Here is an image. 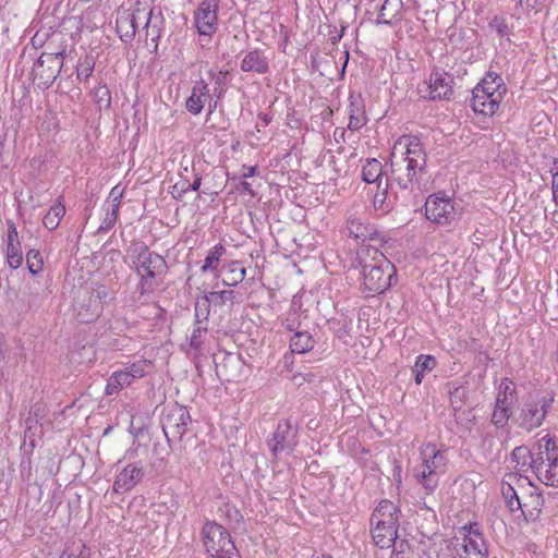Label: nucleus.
Instances as JSON below:
<instances>
[{"mask_svg":"<svg viewBox=\"0 0 558 558\" xmlns=\"http://www.w3.org/2000/svg\"><path fill=\"white\" fill-rule=\"evenodd\" d=\"M191 423L189 411L184 407L174 405L161 417V427L167 437L181 438Z\"/></svg>","mask_w":558,"mask_h":558,"instance_id":"nucleus-11","label":"nucleus"},{"mask_svg":"<svg viewBox=\"0 0 558 558\" xmlns=\"http://www.w3.org/2000/svg\"><path fill=\"white\" fill-rule=\"evenodd\" d=\"M427 155L417 136L403 135L393 145L390 159V177L400 190L409 195L420 190L422 178L427 172Z\"/></svg>","mask_w":558,"mask_h":558,"instance_id":"nucleus-1","label":"nucleus"},{"mask_svg":"<svg viewBox=\"0 0 558 558\" xmlns=\"http://www.w3.org/2000/svg\"><path fill=\"white\" fill-rule=\"evenodd\" d=\"M48 411V407L43 402L34 403L28 411L25 418L24 437L29 440L32 448L35 447L36 437L43 435L41 421L47 416Z\"/></svg>","mask_w":558,"mask_h":558,"instance_id":"nucleus-14","label":"nucleus"},{"mask_svg":"<svg viewBox=\"0 0 558 558\" xmlns=\"http://www.w3.org/2000/svg\"><path fill=\"white\" fill-rule=\"evenodd\" d=\"M226 277L222 279V284L226 287H235L242 282L246 275V269L240 264V262H230L225 266Z\"/></svg>","mask_w":558,"mask_h":558,"instance_id":"nucleus-34","label":"nucleus"},{"mask_svg":"<svg viewBox=\"0 0 558 558\" xmlns=\"http://www.w3.org/2000/svg\"><path fill=\"white\" fill-rule=\"evenodd\" d=\"M397 526L377 525L372 529V537L376 546L380 548H389L396 539H398Z\"/></svg>","mask_w":558,"mask_h":558,"instance_id":"nucleus-28","label":"nucleus"},{"mask_svg":"<svg viewBox=\"0 0 558 558\" xmlns=\"http://www.w3.org/2000/svg\"><path fill=\"white\" fill-rule=\"evenodd\" d=\"M452 83V75L441 69L435 68L429 74V99L449 100L453 95Z\"/></svg>","mask_w":558,"mask_h":558,"instance_id":"nucleus-13","label":"nucleus"},{"mask_svg":"<svg viewBox=\"0 0 558 558\" xmlns=\"http://www.w3.org/2000/svg\"><path fill=\"white\" fill-rule=\"evenodd\" d=\"M475 88H483V92H487L489 95L495 96L500 93L501 99L506 94V85L501 76L496 73L488 72L486 76L475 86Z\"/></svg>","mask_w":558,"mask_h":558,"instance_id":"nucleus-31","label":"nucleus"},{"mask_svg":"<svg viewBox=\"0 0 558 558\" xmlns=\"http://www.w3.org/2000/svg\"><path fill=\"white\" fill-rule=\"evenodd\" d=\"M138 475L140 469L136 465L129 464L128 466H125L114 481V492L125 493L130 490L136 484Z\"/></svg>","mask_w":558,"mask_h":558,"instance_id":"nucleus-27","label":"nucleus"},{"mask_svg":"<svg viewBox=\"0 0 558 558\" xmlns=\"http://www.w3.org/2000/svg\"><path fill=\"white\" fill-rule=\"evenodd\" d=\"M391 546H393L391 558H407L405 555L410 545L405 539H396Z\"/></svg>","mask_w":558,"mask_h":558,"instance_id":"nucleus-55","label":"nucleus"},{"mask_svg":"<svg viewBox=\"0 0 558 558\" xmlns=\"http://www.w3.org/2000/svg\"><path fill=\"white\" fill-rule=\"evenodd\" d=\"M208 332V325L195 324L190 337V349L194 351L195 357L203 353V345L206 335Z\"/></svg>","mask_w":558,"mask_h":558,"instance_id":"nucleus-39","label":"nucleus"},{"mask_svg":"<svg viewBox=\"0 0 558 558\" xmlns=\"http://www.w3.org/2000/svg\"><path fill=\"white\" fill-rule=\"evenodd\" d=\"M26 264L28 271L32 275H37L39 271H41L44 260L40 252L34 248L29 250L26 254Z\"/></svg>","mask_w":558,"mask_h":558,"instance_id":"nucleus-47","label":"nucleus"},{"mask_svg":"<svg viewBox=\"0 0 558 558\" xmlns=\"http://www.w3.org/2000/svg\"><path fill=\"white\" fill-rule=\"evenodd\" d=\"M511 416V409L506 405L495 403V409L492 414V423L497 428H502L507 425Z\"/></svg>","mask_w":558,"mask_h":558,"instance_id":"nucleus-44","label":"nucleus"},{"mask_svg":"<svg viewBox=\"0 0 558 558\" xmlns=\"http://www.w3.org/2000/svg\"><path fill=\"white\" fill-rule=\"evenodd\" d=\"M213 558H241L238 549L213 556Z\"/></svg>","mask_w":558,"mask_h":558,"instance_id":"nucleus-64","label":"nucleus"},{"mask_svg":"<svg viewBox=\"0 0 558 558\" xmlns=\"http://www.w3.org/2000/svg\"><path fill=\"white\" fill-rule=\"evenodd\" d=\"M553 181H551V191L557 194L558 192V158L554 161V168L551 169Z\"/></svg>","mask_w":558,"mask_h":558,"instance_id":"nucleus-60","label":"nucleus"},{"mask_svg":"<svg viewBox=\"0 0 558 558\" xmlns=\"http://www.w3.org/2000/svg\"><path fill=\"white\" fill-rule=\"evenodd\" d=\"M125 259L132 264L134 270L140 274V250L135 242H131V245L126 250Z\"/></svg>","mask_w":558,"mask_h":558,"instance_id":"nucleus-54","label":"nucleus"},{"mask_svg":"<svg viewBox=\"0 0 558 558\" xmlns=\"http://www.w3.org/2000/svg\"><path fill=\"white\" fill-rule=\"evenodd\" d=\"M116 28L122 41L133 40L137 28L135 13L129 9L120 8L117 13Z\"/></svg>","mask_w":558,"mask_h":558,"instance_id":"nucleus-19","label":"nucleus"},{"mask_svg":"<svg viewBox=\"0 0 558 558\" xmlns=\"http://www.w3.org/2000/svg\"><path fill=\"white\" fill-rule=\"evenodd\" d=\"M227 250L221 244H216L207 254L204 265L202 266V272L214 271L217 269L221 256L226 254Z\"/></svg>","mask_w":558,"mask_h":558,"instance_id":"nucleus-40","label":"nucleus"},{"mask_svg":"<svg viewBox=\"0 0 558 558\" xmlns=\"http://www.w3.org/2000/svg\"><path fill=\"white\" fill-rule=\"evenodd\" d=\"M203 543L211 556L236 549L229 532L216 522H206L202 529Z\"/></svg>","mask_w":558,"mask_h":558,"instance_id":"nucleus-7","label":"nucleus"},{"mask_svg":"<svg viewBox=\"0 0 558 558\" xmlns=\"http://www.w3.org/2000/svg\"><path fill=\"white\" fill-rule=\"evenodd\" d=\"M500 102V93L493 96L487 92H483V88L474 87L472 90L471 107L475 113L493 116L499 109Z\"/></svg>","mask_w":558,"mask_h":558,"instance_id":"nucleus-16","label":"nucleus"},{"mask_svg":"<svg viewBox=\"0 0 558 558\" xmlns=\"http://www.w3.org/2000/svg\"><path fill=\"white\" fill-rule=\"evenodd\" d=\"M532 450L527 446H518L511 452V460L520 466L519 470L523 471L524 468H531Z\"/></svg>","mask_w":558,"mask_h":558,"instance_id":"nucleus-42","label":"nucleus"},{"mask_svg":"<svg viewBox=\"0 0 558 558\" xmlns=\"http://www.w3.org/2000/svg\"><path fill=\"white\" fill-rule=\"evenodd\" d=\"M105 218L99 227L100 231H107L111 229L117 221L118 204H105Z\"/></svg>","mask_w":558,"mask_h":558,"instance_id":"nucleus-48","label":"nucleus"},{"mask_svg":"<svg viewBox=\"0 0 558 558\" xmlns=\"http://www.w3.org/2000/svg\"><path fill=\"white\" fill-rule=\"evenodd\" d=\"M553 405V396L542 393L530 395L523 401L517 416H514V423L519 428L531 433L543 425Z\"/></svg>","mask_w":558,"mask_h":558,"instance_id":"nucleus-4","label":"nucleus"},{"mask_svg":"<svg viewBox=\"0 0 558 558\" xmlns=\"http://www.w3.org/2000/svg\"><path fill=\"white\" fill-rule=\"evenodd\" d=\"M550 451L549 457L546 458L549 463H547L546 466L538 468L534 473L545 485L558 487V453L553 449Z\"/></svg>","mask_w":558,"mask_h":558,"instance_id":"nucleus-26","label":"nucleus"},{"mask_svg":"<svg viewBox=\"0 0 558 558\" xmlns=\"http://www.w3.org/2000/svg\"><path fill=\"white\" fill-rule=\"evenodd\" d=\"M243 72L266 74L269 71V59L260 49H253L245 53L240 65Z\"/></svg>","mask_w":558,"mask_h":558,"instance_id":"nucleus-21","label":"nucleus"},{"mask_svg":"<svg viewBox=\"0 0 558 558\" xmlns=\"http://www.w3.org/2000/svg\"><path fill=\"white\" fill-rule=\"evenodd\" d=\"M369 255L373 252L372 263L363 260L364 287L373 294H380L388 290L396 276L395 265L378 251L375 244H368L365 248ZM364 248L361 250L362 254Z\"/></svg>","mask_w":558,"mask_h":558,"instance_id":"nucleus-2","label":"nucleus"},{"mask_svg":"<svg viewBox=\"0 0 558 558\" xmlns=\"http://www.w3.org/2000/svg\"><path fill=\"white\" fill-rule=\"evenodd\" d=\"M211 302L205 293L202 298L197 299L194 307L195 324L208 325V317L210 314Z\"/></svg>","mask_w":558,"mask_h":558,"instance_id":"nucleus-41","label":"nucleus"},{"mask_svg":"<svg viewBox=\"0 0 558 558\" xmlns=\"http://www.w3.org/2000/svg\"><path fill=\"white\" fill-rule=\"evenodd\" d=\"M211 304L223 305L227 302L233 303L234 292L232 290L213 291L206 293Z\"/></svg>","mask_w":558,"mask_h":558,"instance_id":"nucleus-49","label":"nucleus"},{"mask_svg":"<svg viewBox=\"0 0 558 558\" xmlns=\"http://www.w3.org/2000/svg\"><path fill=\"white\" fill-rule=\"evenodd\" d=\"M314 339L307 331H295L290 339V349L293 353L303 354L314 348Z\"/></svg>","mask_w":558,"mask_h":558,"instance_id":"nucleus-32","label":"nucleus"},{"mask_svg":"<svg viewBox=\"0 0 558 558\" xmlns=\"http://www.w3.org/2000/svg\"><path fill=\"white\" fill-rule=\"evenodd\" d=\"M201 182H202V178L199 175H196L193 183H191V184L189 183L187 187H184V186L182 187V192H186L189 190L198 191V189L201 186Z\"/></svg>","mask_w":558,"mask_h":558,"instance_id":"nucleus-62","label":"nucleus"},{"mask_svg":"<svg viewBox=\"0 0 558 558\" xmlns=\"http://www.w3.org/2000/svg\"><path fill=\"white\" fill-rule=\"evenodd\" d=\"M527 504V507H524L525 514H523L525 518L527 517H534L537 515L541 511V508L544 504V500L541 495L538 494H531L529 496V500L525 501Z\"/></svg>","mask_w":558,"mask_h":558,"instance_id":"nucleus-50","label":"nucleus"},{"mask_svg":"<svg viewBox=\"0 0 558 558\" xmlns=\"http://www.w3.org/2000/svg\"><path fill=\"white\" fill-rule=\"evenodd\" d=\"M229 75L228 71H219L218 73L214 71H209V76L215 81V89L214 92L220 97L225 93L223 85L226 84L227 77Z\"/></svg>","mask_w":558,"mask_h":558,"instance_id":"nucleus-52","label":"nucleus"},{"mask_svg":"<svg viewBox=\"0 0 558 558\" xmlns=\"http://www.w3.org/2000/svg\"><path fill=\"white\" fill-rule=\"evenodd\" d=\"M490 29H494L500 37H506L510 34V28L506 20L501 16H494L489 22Z\"/></svg>","mask_w":558,"mask_h":558,"instance_id":"nucleus-53","label":"nucleus"},{"mask_svg":"<svg viewBox=\"0 0 558 558\" xmlns=\"http://www.w3.org/2000/svg\"><path fill=\"white\" fill-rule=\"evenodd\" d=\"M111 299V293L106 286H98L89 296V307L92 316L99 317L102 312V305Z\"/></svg>","mask_w":558,"mask_h":558,"instance_id":"nucleus-33","label":"nucleus"},{"mask_svg":"<svg viewBox=\"0 0 558 558\" xmlns=\"http://www.w3.org/2000/svg\"><path fill=\"white\" fill-rule=\"evenodd\" d=\"M94 99L100 110L111 106V93L106 85H99L94 89Z\"/></svg>","mask_w":558,"mask_h":558,"instance_id":"nucleus-45","label":"nucleus"},{"mask_svg":"<svg viewBox=\"0 0 558 558\" xmlns=\"http://www.w3.org/2000/svg\"><path fill=\"white\" fill-rule=\"evenodd\" d=\"M114 375L117 376L119 381H121V387L122 388L124 386H130L134 381V379H135V375L133 373H131V372H128V371L114 372Z\"/></svg>","mask_w":558,"mask_h":558,"instance_id":"nucleus-59","label":"nucleus"},{"mask_svg":"<svg viewBox=\"0 0 558 558\" xmlns=\"http://www.w3.org/2000/svg\"><path fill=\"white\" fill-rule=\"evenodd\" d=\"M142 289L145 284L149 288L161 282L166 274L167 264L165 259L158 255L150 253L147 248L142 250Z\"/></svg>","mask_w":558,"mask_h":558,"instance_id":"nucleus-12","label":"nucleus"},{"mask_svg":"<svg viewBox=\"0 0 558 558\" xmlns=\"http://www.w3.org/2000/svg\"><path fill=\"white\" fill-rule=\"evenodd\" d=\"M425 216L437 225H450L456 218L451 198L444 193L429 195L425 202Z\"/></svg>","mask_w":558,"mask_h":558,"instance_id":"nucleus-9","label":"nucleus"},{"mask_svg":"<svg viewBox=\"0 0 558 558\" xmlns=\"http://www.w3.org/2000/svg\"><path fill=\"white\" fill-rule=\"evenodd\" d=\"M89 549L83 543H73L71 546H68L60 558H89Z\"/></svg>","mask_w":558,"mask_h":558,"instance_id":"nucleus-46","label":"nucleus"},{"mask_svg":"<svg viewBox=\"0 0 558 558\" xmlns=\"http://www.w3.org/2000/svg\"><path fill=\"white\" fill-rule=\"evenodd\" d=\"M64 50L56 52H43L34 62L33 82L46 89L52 85L63 66Z\"/></svg>","mask_w":558,"mask_h":558,"instance_id":"nucleus-6","label":"nucleus"},{"mask_svg":"<svg viewBox=\"0 0 558 558\" xmlns=\"http://www.w3.org/2000/svg\"><path fill=\"white\" fill-rule=\"evenodd\" d=\"M142 319L149 331L159 330L166 322L165 310L156 303H144L142 304Z\"/></svg>","mask_w":558,"mask_h":558,"instance_id":"nucleus-25","label":"nucleus"},{"mask_svg":"<svg viewBox=\"0 0 558 558\" xmlns=\"http://www.w3.org/2000/svg\"><path fill=\"white\" fill-rule=\"evenodd\" d=\"M402 8V0H385L379 9L376 24L391 25L392 21L399 16Z\"/></svg>","mask_w":558,"mask_h":558,"instance_id":"nucleus-29","label":"nucleus"},{"mask_svg":"<svg viewBox=\"0 0 558 558\" xmlns=\"http://www.w3.org/2000/svg\"><path fill=\"white\" fill-rule=\"evenodd\" d=\"M546 0H519V5L527 13L531 11L538 12L544 7Z\"/></svg>","mask_w":558,"mask_h":558,"instance_id":"nucleus-56","label":"nucleus"},{"mask_svg":"<svg viewBox=\"0 0 558 558\" xmlns=\"http://www.w3.org/2000/svg\"><path fill=\"white\" fill-rule=\"evenodd\" d=\"M347 230L350 236L362 242H374L375 244H381L383 238L376 231L372 225L364 222L362 217L351 215L347 219Z\"/></svg>","mask_w":558,"mask_h":558,"instance_id":"nucleus-15","label":"nucleus"},{"mask_svg":"<svg viewBox=\"0 0 558 558\" xmlns=\"http://www.w3.org/2000/svg\"><path fill=\"white\" fill-rule=\"evenodd\" d=\"M447 450L427 444L421 449L422 465L415 469L414 476L427 494H433L439 485L440 476L446 473Z\"/></svg>","mask_w":558,"mask_h":558,"instance_id":"nucleus-3","label":"nucleus"},{"mask_svg":"<svg viewBox=\"0 0 558 558\" xmlns=\"http://www.w3.org/2000/svg\"><path fill=\"white\" fill-rule=\"evenodd\" d=\"M345 130L342 128H336L333 131V138L337 143L344 142Z\"/></svg>","mask_w":558,"mask_h":558,"instance_id":"nucleus-63","label":"nucleus"},{"mask_svg":"<svg viewBox=\"0 0 558 558\" xmlns=\"http://www.w3.org/2000/svg\"><path fill=\"white\" fill-rule=\"evenodd\" d=\"M209 97L208 84L203 80L197 81L192 88L191 96L186 99V110L194 116L199 114Z\"/></svg>","mask_w":558,"mask_h":558,"instance_id":"nucleus-24","label":"nucleus"},{"mask_svg":"<svg viewBox=\"0 0 558 558\" xmlns=\"http://www.w3.org/2000/svg\"><path fill=\"white\" fill-rule=\"evenodd\" d=\"M518 480L515 473H508L505 475L501 482V494L506 500L507 507L511 512L521 510L525 514L524 507H527L526 502H521L517 492L514 490L512 483Z\"/></svg>","mask_w":558,"mask_h":558,"instance_id":"nucleus-23","label":"nucleus"},{"mask_svg":"<svg viewBox=\"0 0 558 558\" xmlns=\"http://www.w3.org/2000/svg\"><path fill=\"white\" fill-rule=\"evenodd\" d=\"M365 122H366L365 114L364 116L350 114L348 128H349V130L357 131L365 124Z\"/></svg>","mask_w":558,"mask_h":558,"instance_id":"nucleus-58","label":"nucleus"},{"mask_svg":"<svg viewBox=\"0 0 558 558\" xmlns=\"http://www.w3.org/2000/svg\"><path fill=\"white\" fill-rule=\"evenodd\" d=\"M383 174V166L376 158L367 159L362 168V180L366 183L378 184Z\"/></svg>","mask_w":558,"mask_h":558,"instance_id":"nucleus-36","label":"nucleus"},{"mask_svg":"<svg viewBox=\"0 0 558 558\" xmlns=\"http://www.w3.org/2000/svg\"><path fill=\"white\" fill-rule=\"evenodd\" d=\"M121 388V381H119V379L113 373L107 381L105 392L106 395L110 396L118 392Z\"/></svg>","mask_w":558,"mask_h":558,"instance_id":"nucleus-57","label":"nucleus"},{"mask_svg":"<svg viewBox=\"0 0 558 558\" xmlns=\"http://www.w3.org/2000/svg\"><path fill=\"white\" fill-rule=\"evenodd\" d=\"M349 116H364L365 114V108H364V100L361 96V94L354 95L350 94L349 96Z\"/></svg>","mask_w":558,"mask_h":558,"instance_id":"nucleus-51","label":"nucleus"},{"mask_svg":"<svg viewBox=\"0 0 558 558\" xmlns=\"http://www.w3.org/2000/svg\"><path fill=\"white\" fill-rule=\"evenodd\" d=\"M397 189V185L389 178L386 179L384 186L383 181H379L373 201L375 209H380L384 213L390 211L400 199Z\"/></svg>","mask_w":558,"mask_h":558,"instance_id":"nucleus-17","label":"nucleus"},{"mask_svg":"<svg viewBox=\"0 0 558 558\" xmlns=\"http://www.w3.org/2000/svg\"><path fill=\"white\" fill-rule=\"evenodd\" d=\"M517 399V387L515 384L508 377L501 379L498 386V393L496 396L495 403L506 405L507 408L512 407Z\"/></svg>","mask_w":558,"mask_h":558,"instance_id":"nucleus-30","label":"nucleus"},{"mask_svg":"<svg viewBox=\"0 0 558 558\" xmlns=\"http://www.w3.org/2000/svg\"><path fill=\"white\" fill-rule=\"evenodd\" d=\"M5 258L11 269H17L21 267L24 259L17 229L13 221H8Z\"/></svg>","mask_w":558,"mask_h":558,"instance_id":"nucleus-18","label":"nucleus"},{"mask_svg":"<svg viewBox=\"0 0 558 558\" xmlns=\"http://www.w3.org/2000/svg\"><path fill=\"white\" fill-rule=\"evenodd\" d=\"M298 424L291 418L280 421L271 437L267 439L272 456L277 458L283 451L292 452L298 445Z\"/></svg>","mask_w":558,"mask_h":558,"instance_id":"nucleus-8","label":"nucleus"},{"mask_svg":"<svg viewBox=\"0 0 558 558\" xmlns=\"http://www.w3.org/2000/svg\"><path fill=\"white\" fill-rule=\"evenodd\" d=\"M459 534L461 537L456 538L454 550L460 558H487L488 549L478 523L462 526Z\"/></svg>","mask_w":558,"mask_h":558,"instance_id":"nucleus-5","label":"nucleus"},{"mask_svg":"<svg viewBox=\"0 0 558 558\" xmlns=\"http://www.w3.org/2000/svg\"><path fill=\"white\" fill-rule=\"evenodd\" d=\"M399 509L390 500H381L371 517V523L377 525L397 526Z\"/></svg>","mask_w":558,"mask_h":558,"instance_id":"nucleus-20","label":"nucleus"},{"mask_svg":"<svg viewBox=\"0 0 558 558\" xmlns=\"http://www.w3.org/2000/svg\"><path fill=\"white\" fill-rule=\"evenodd\" d=\"M122 195H123V192L119 191V186H114L109 194V199H111V201H107L106 204H118L119 205L118 201L120 197H122Z\"/></svg>","mask_w":558,"mask_h":558,"instance_id":"nucleus-61","label":"nucleus"},{"mask_svg":"<svg viewBox=\"0 0 558 558\" xmlns=\"http://www.w3.org/2000/svg\"><path fill=\"white\" fill-rule=\"evenodd\" d=\"M162 17L161 13H154L153 10L148 13V19L145 24V47L150 53H155L158 49V40L161 35Z\"/></svg>","mask_w":558,"mask_h":558,"instance_id":"nucleus-22","label":"nucleus"},{"mask_svg":"<svg viewBox=\"0 0 558 558\" xmlns=\"http://www.w3.org/2000/svg\"><path fill=\"white\" fill-rule=\"evenodd\" d=\"M447 387L452 409L454 411L460 410L469 397V388L454 383H448Z\"/></svg>","mask_w":558,"mask_h":558,"instance_id":"nucleus-37","label":"nucleus"},{"mask_svg":"<svg viewBox=\"0 0 558 558\" xmlns=\"http://www.w3.org/2000/svg\"><path fill=\"white\" fill-rule=\"evenodd\" d=\"M219 0H203L194 13L197 32L202 36H213L218 28Z\"/></svg>","mask_w":558,"mask_h":558,"instance_id":"nucleus-10","label":"nucleus"},{"mask_svg":"<svg viewBox=\"0 0 558 558\" xmlns=\"http://www.w3.org/2000/svg\"><path fill=\"white\" fill-rule=\"evenodd\" d=\"M436 365L437 361L433 355H418L413 367L415 384L420 385L423 381L425 373L432 372Z\"/></svg>","mask_w":558,"mask_h":558,"instance_id":"nucleus-35","label":"nucleus"},{"mask_svg":"<svg viewBox=\"0 0 558 558\" xmlns=\"http://www.w3.org/2000/svg\"><path fill=\"white\" fill-rule=\"evenodd\" d=\"M65 215V207L62 203L53 204L43 218L44 226L52 231L58 228L61 219Z\"/></svg>","mask_w":558,"mask_h":558,"instance_id":"nucleus-38","label":"nucleus"},{"mask_svg":"<svg viewBox=\"0 0 558 558\" xmlns=\"http://www.w3.org/2000/svg\"><path fill=\"white\" fill-rule=\"evenodd\" d=\"M95 68V58L90 54L80 57L76 64V77L80 81H86L90 77Z\"/></svg>","mask_w":558,"mask_h":558,"instance_id":"nucleus-43","label":"nucleus"}]
</instances>
